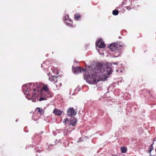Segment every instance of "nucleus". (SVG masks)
<instances>
[{"instance_id":"4be33fe9","label":"nucleus","mask_w":156,"mask_h":156,"mask_svg":"<svg viewBox=\"0 0 156 156\" xmlns=\"http://www.w3.org/2000/svg\"><path fill=\"white\" fill-rule=\"evenodd\" d=\"M110 156H117V155L116 154H111Z\"/></svg>"},{"instance_id":"39448f33","label":"nucleus","mask_w":156,"mask_h":156,"mask_svg":"<svg viewBox=\"0 0 156 156\" xmlns=\"http://www.w3.org/2000/svg\"><path fill=\"white\" fill-rule=\"evenodd\" d=\"M72 70L73 73L76 74H77L81 72H85L86 71L85 69H82L79 66L76 68L73 66Z\"/></svg>"},{"instance_id":"0eeeda50","label":"nucleus","mask_w":156,"mask_h":156,"mask_svg":"<svg viewBox=\"0 0 156 156\" xmlns=\"http://www.w3.org/2000/svg\"><path fill=\"white\" fill-rule=\"evenodd\" d=\"M96 45L100 48H104L105 46L104 42L101 39H100L97 41Z\"/></svg>"},{"instance_id":"ddd939ff","label":"nucleus","mask_w":156,"mask_h":156,"mask_svg":"<svg viewBox=\"0 0 156 156\" xmlns=\"http://www.w3.org/2000/svg\"><path fill=\"white\" fill-rule=\"evenodd\" d=\"M65 23H66V24L69 26H73V20H71L69 18V19L68 20V21L66 22H65Z\"/></svg>"},{"instance_id":"20e7f679","label":"nucleus","mask_w":156,"mask_h":156,"mask_svg":"<svg viewBox=\"0 0 156 156\" xmlns=\"http://www.w3.org/2000/svg\"><path fill=\"white\" fill-rule=\"evenodd\" d=\"M41 97L39 99V101L47 100V98L51 97V92L50 91L43 92L41 94Z\"/></svg>"},{"instance_id":"6e6552de","label":"nucleus","mask_w":156,"mask_h":156,"mask_svg":"<svg viewBox=\"0 0 156 156\" xmlns=\"http://www.w3.org/2000/svg\"><path fill=\"white\" fill-rule=\"evenodd\" d=\"M57 78H58L55 76H54L52 77L49 78V80L51 82H53L54 83H57L58 84H56L55 85L56 86H58V83H57V82L58 81V79H57Z\"/></svg>"},{"instance_id":"f8f14e48","label":"nucleus","mask_w":156,"mask_h":156,"mask_svg":"<svg viewBox=\"0 0 156 156\" xmlns=\"http://www.w3.org/2000/svg\"><path fill=\"white\" fill-rule=\"evenodd\" d=\"M76 122V120L75 118H73L71 119L70 121V124L73 126H74Z\"/></svg>"},{"instance_id":"6ab92c4d","label":"nucleus","mask_w":156,"mask_h":156,"mask_svg":"<svg viewBox=\"0 0 156 156\" xmlns=\"http://www.w3.org/2000/svg\"><path fill=\"white\" fill-rule=\"evenodd\" d=\"M112 14L114 15H117L119 14V11L117 10H114L112 11Z\"/></svg>"},{"instance_id":"b1692460","label":"nucleus","mask_w":156,"mask_h":156,"mask_svg":"<svg viewBox=\"0 0 156 156\" xmlns=\"http://www.w3.org/2000/svg\"><path fill=\"white\" fill-rule=\"evenodd\" d=\"M59 84L60 85V86H61V83H59Z\"/></svg>"},{"instance_id":"f257e3e1","label":"nucleus","mask_w":156,"mask_h":156,"mask_svg":"<svg viewBox=\"0 0 156 156\" xmlns=\"http://www.w3.org/2000/svg\"><path fill=\"white\" fill-rule=\"evenodd\" d=\"M104 68L101 63L97 64L94 70L88 73V74H85V80L90 84H96L102 79V76L105 75Z\"/></svg>"},{"instance_id":"412c9836","label":"nucleus","mask_w":156,"mask_h":156,"mask_svg":"<svg viewBox=\"0 0 156 156\" xmlns=\"http://www.w3.org/2000/svg\"><path fill=\"white\" fill-rule=\"evenodd\" d=\"M69 121V119L68 118H65L63 121V122L66 124V123L67 122H68Z\"/></svg>"},{"instance_id":"f03ea898","label":"nucleus","mask_w":156,"mask_h":156,"mask_svg":"<svg viewBox=\"0 0 156 156\" xmlns=\"http://www.w3.org/2000/svg\"><path fill=\"white\" fill-rule=\"evenodd\" d=\"M40 87L37 83L29 84L28 85L25 84L23 86V91L26 94L27 98L31 100L34 102L36 101V92L40 90Z\"/></svg>"},{"instance_id":"2eb2a0df","label":"nucleus","mask_w":156,"mask_h":156,"mask_svg":"<svg viewBox=\"0 0 156 156\" xmlns=\"http://www.w3.org/2000/svg\"><path fill=\"white\" fill-rule=\"evenodd\" d=\"M80 17V15L78 13L75 14L74 16V19L76 20H77Z\"/></svg>"},{"instance_id":"4468645a","label":"nucleus","mask_w":156,"mask_h":156,"mask_svg":"<svg viewBox=\"0 0 156 156\" xmlns=\"http://www.w3.org/2000/svg\"><path fill=\"white\" fill-rule=\"evenodd\" d=\"M35 112H39L40 113V114H42V113H43V109L39 108H36L35 109Z\"/></svg>"},{"instance_id":"aec40b11","label":"nucleus","mask_w":156,"mask_h":156,"mask_svg":"<svg viewBox=\"0 0 156 156\" xmlns=\"http://www.w3.org/2000/svg\"><path fill=\"white\" fill-rule=\"evenodd\" d=\"M69 16L68 15H66L64 17V21L66 22L68 21V20L69 19Z\"/></svg>"},{"instance_id":"dca6fc26","label":"nucleus","mask_w":156,"mask_h":156,"mask_svg":"<svg viewBox=\"0 0 156 156\" xmlns=\"http://www.w3.org/2000/svg\"><path fill=\"white\" fill-rule=\"evenodd\" d=\"M120 149L122 153H125L127 151V148L125 146L121 147Z\"/></svg>"},{"instance_id":"9d476101","label":"nucleus","mask_w":156,"mask_h":156,"mask_svg":"<svg viewBox=\"0 0 156 156\" xmlns=\"http://www.w3.org/2000/svg\"><path fill=\"white\" fill-rule=\"evenodd\" d=\"M42 92L50 91L47 85L44 84L43 87L41 89Z\"/></svg>"},{"instance_id":"f3484780","label":"nucleus","mask_w":156,"mask_h":156,"mask_svg":"<svg viewBox=\"0 0 156 156\" xmlns=\"http://www.w3.org/2000/svg\"><path fill=\"white\" fill-rule=\"evenodd\" d=\"M132 8V5H129V6H127L124 7V9L125 10L126 9L128 11H129Z\"/></svg>"},{"instance_id":"9b49d317","label":"nucleus","mask_w":156,"mask_h":156,"mask_svg":"<svg viewBox=\"0 0 156 156\" xmlns=\"http://www.w3.org/2000/svg\"><path fill=\"white\" fill-rule=\"evenodd\" d=\"M154 142L150 146L149 150L148 152L150 154V156H155V155H152L151 154V151L153 150H154V148L153 147V144H154Z\"/></svg>"},{"instance_id":"7ed1b4c3","label":"nucleus","mask_w":156,"mask_h":156,"mask_svg":"<svg viewBox=\"0 0 156 156\" xmlns=\"http://www.w3.org/2000/svg\"><path fill=\"white\" fill-rule=\"evenodd\" d=\"M124 46V45L123 43L119 42L112 44L109 47L112 51H115L122 49Z\"/></svg>"},{"instance_id":"1a4fd4ad","label":"nucleus","mask_w":156,"mask_h":156,"mask_svg":"<svg viewBox=\"0 0 156 156\" xmlns=\"http://www.w3.org/2000/svg\"><path fill=\"white\" fill-rule=\"evenodd\" d=\"M53 113L58 116H60L62 114V112L60 110L57 109H55L53 111Z\"/></svg>"},{"instance_id":"5701e85b","label":"nucleus","mask_w":156,"mask_h":156,"mask_svg":"<svg viewBox=\"0 0 156 156\" xmlns=\"http://www.w3.org/2000/svg\"><path fill=\"white\" fill-rule=\"evenodd\" d=\"M149 94L151 96H152V94L150 93V91L148 92Z\"/></svg>"},{"instance_id":"423d86ee","label":"nucleus","mask_w":156,"mask_h":156,"mask_svg":"<svg viewBox=\"0 0 156 156\" xmlns=\"http://www.w3.org/2000/svg\"><path fill=\"white\" fill-rule=\"evenodd\" d=\"M77 112L73 109V108H70L67 110V114L68 116L72 117L75 116Z\"/></svg>"},{"instance_id":"a211bd4d","label":"nucleus","mask_w":156,"mask_h":156,"mask_svg":"<svg viewBox=\"0 0 156 156\" xmlns=\"http://www.w3.org/2000/svg\"><path fill=\"white\" fill-rule=\"evenodd\" d=\"M106 69H108V70H107V72L108 71V74H110V73L112 72V69L111 67L107 66L106 67Z\"/></svg>"}]
</instances>
